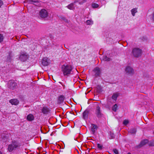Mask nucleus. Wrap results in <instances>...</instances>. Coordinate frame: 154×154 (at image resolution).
Masks as SVG:
<instances>
[{
	"label": "nucleus",
	"mask_w": 154,
	"mask_h": 154,
	"mask_svg": "<svg viewBox=\"0 0 154 154\" xmlns=\"http://www.w3.org/2000/svg\"><path fill=\"white\" fill-rule=\"evenodd\" d=\"M73 67L72 66L69 65H64L61 67V71L64 76H68L71 74Z\"/></svg>",
	"instance_id": "nucleus-1"
},
{
	"label": "nucleus",
	"mask_w": 154,
	"mask_h": 154,
	"mask_svg": "<svg viewBox=\"0 0 154 154\" xmlns=\"http://www.w3.org/2000/svg\"><path fill=\"white\" fill-rule=\"evenodd\" d=\"M131 53L133 56L138 58L141 56L142 53V51L139 48L135 47L133 48Z\"/></svg>",
	"instance_id": "nucleus-2"
},
{
	"label": "nucleus",
	"mask_w": 154,
	"mask_h": 154,
	"mask_svg": "<svg viewBox=\"0 0 154 154\" xmlns=\"http://www.w3.org/2000/svg\"><path fill=\"white\" fill-rule=\"evenodd\" d=\"M19 146L20 145L18 142L15 140L13 141L12 143L8 145V149L9 152H11Z\"/></svg>",
	"instance_id": "nucleus-3"
},
{
	"label": "nucleus",
	"mask_w": 154,
	"mask_h": 154,
	"mask_svg": "<svg viewBox=\"0 0 154 154\" xmlns=\"http://www.w3.org/2000/svg\"><path fill=\"white\" fill-rule=\"evenodd\" d=\"M39 15L42 18H45L48 16V13L46 10L45 9H42L39 11Z\"/></svg>",
	"instance_id": "nucleus-4"
},
{
	"label": "nucleus",
	"mask_w": 154,
	"mask_h": 154,
	"mask_svg": "<svg viewBox=\"0 0 154 154\" xmlns=\"http://www.w3.org/2000/svg\"><path fill=\"white\" fill-rule=\"evenodd\" d=\"M17 85V84L13 80H10L8 82V87L12 89H15Z\"/></svg>",
	"instance_id": "nucleus-5"
},
{
	"label": "nucleus",
	"mask_w": 154,
	"mask_h": 154,
	"mask_svg": "<svg viewBox=\"0 0 154 154\" xmlns=\"http://www.w3.org/2000/svg\"><path fill=\"white\" fill-rule=\"evenodd\" d=\"M93 71L96 77L99 76L101 72L100 68L98 67L94 68L93 70Z\"/></svg>",
	"instance_id": "nucleus-6"
},
{
	"label": "nucleus",
	"mask_w": 154,
	"mask_h": 154,
	"mask_svg": "<svg viewBox=\"0 0 154 154\" xmlns=\"http://www.w3.org/2000/svg\"><path fill=\"white\" fill-rule=\"evenodd\" d=\"M95 114L98 118H100L102 116V114L100 110V108L98 106L97 107L95 111Z\"/></svg>",
	"instance_id": "nucleus-7"
},
{
	"label": "nucleus",
	"mask_w": 154,
	"mask_h": 154,
	"mask_svg": "<svg viewBox=\"0 0 154 154\" xmlns=\"http://www.w3.org/2000/svg\"><path fill=\"white\" fill-rule=\"evenodd\" d=\"M50 60L47 57L43 58L42 61V63L44 66H47L50 63Z\"/></svg>",
	"instance_id": "nucleus-8"
},
{
	"label": "nucleus",
	"mask_w": 154,
	"mask_h": 154,
	"mask_svg": "<svg viewBox=\"0 0 154 154\" xmlns=\"http://www.w3.org/2000/svg\"><path fill=\"white\" fill-rule=\"evenodd\" d=\"M9 135L7 134V132L5 131L2 134V141L3 142H5L6 141L7 139H8Z\"/></svg>",
	"instance_id": "nucleus-9"
},
{
	"label": "nucleus",
	"mask_w": 154,
	"mask_h": 154,
	"mask_svg": "<svg viewBox=\"0 0 154 154\" xmlns=\"http://www.w3.org/2000/svg\"><path fill=\"white\" fill-rule=\"evenodd\" d=\"M125 71L127 73L130 74H132L134 72L133 69L130 66H128L126 68Z\"/></svg>",
	"instance_id": "nucleus-10"
},
{
	"label": "nucleus",
	"mask_w": 154,
	"mask_h": 154,
	"mask_svg": "<svg viewBox=\"0 0 154 154\" xmlns=\"http://www.w3.org/2000/svg\"><path fill=\"white\" fill-rule=\"evenodd\" d=\"M28 58V56L26 54H22L20 57V59L23 61L26 60Z\"/></svg>",
	"instance_id": "nucleus-11"
},
{
	"label": "nucleus",
	"mask_w": 154,
	"mask_h": 154,
	"mask_svg": "<svg viewBox=\"0 0 154 154\" xmlns=\"http://www.w3.org/2000/svg\"><path fill=\"white\" fill-rule=\"evenodd\" d=\"M10 102L12 105H17L19 103L18 100L16 99H11L9 101Z\"/></svg>",
	"instance_id": "nucleus-12"
},
{
	"label": "nucleus",
	"mask_w": 154,
	"mask_h": 154,
	"mask_svg": "<svg viewBox=\"0 0 154 154\" xmlns=\"http://www.w3.org/2000/svg\"><path fill=\"white\" fill-rule=\"evenodd\" d=\"M65 99V97L64 96L61 95L58 98V103H62L63 102Z\"/></svg>",
	"instance_id": "nucleus-13"
},
{
	"label": "nucleus",
	"mask_w": 154,
	"mask_h": 154,
	"mask_svg": "<svg viewBox=\"0 0 154 154\" xmlns=\"http://www.w3.org/2000/svg\"><path fill=\"white\" fill-rule=\"evenodd\" d=\"M148 141L147 139H145L142 140L140 142L139 145V146H140V147H141L146 144L147 143H148Z\"/></svg>",
	"instance_id": "nucleus-14"
},
{
	"label": "nucleus",
	"mask_w": 154,
	"mask_h": 154,
	"mask_svg": "<svg viewBox=\"0 0 154 154\" xmlns=\"http://www.w3.org/2000/svg\"><path fill=\"white\" fill-rule=\"evenodd\" d=\"M89 112L88 110H85L83 113V117L84 119L88 118Z\"/></svg>",
	"instance_id": "nucleus-15"
},
{
	"label": "nucleus",
	"mask_w": 154,
	"mask_h": 154,
	"mask_svg": "<svg viewBox=\"0 0 154 154\" xmlns=\"http://www.w3.org/2000/svg\"><path fill=\"white\" fill-rule=\"evenodd\" d=\"M91 131L93 133H94L95 132L96 130L97 129V126L95 124H92L91 125Z\"/></svg>",
	"instance_id": "nucleus-16"
},
{
	"label": "nucleus",
	"mask_w": 154,
	"mask_h": 154,
	"mask_svg": "<svg viewBox=\"0 0 154 154\" xmlns=\"http://www.w3.org/2000/svg\"><path fill=\"white\" fill-rule=\"evenodd\" d=\"M42 112L44 114H47L49 111V109L47 107H43L42 109Z\"/></svg>",
	"instance_id": "nucleus-17"
},
{
	"label": "nucleus",
	"mask_w": 154,
	"mask_h": 154,
	"mask_svg": "<svg viewBox=\"0 0 154 154\" xmlns=\"http://www.w3.org/2000/svg\"><path fill=\"white\" fill-rule=\"evenodd\" d=\"M119 96V93H114L112 96V98L114 100L116 101L117 99V97Z\"/></svg>",
	"instance_id": "nucleus-18"
},
{
	"label": "nucleus",
	"mask_w": 154,
	"mask_h": 154,
	"mask_svg": "<svg viewBox=\"0 0 154 154\" xmlns=\"http://www.w3.org/2000/svg\"><path fill=\"white\" fill-rule=\"evenodd\" d=\"M27 119L29 121H32L34 120V116L31 114H29L28 115L27 117Z\"/></svg>",
	"instance_id": "nucleus-19"
},
{
	"label": "nucleus",
	"mask_w": 154,
	"mask_h": 154,
	"mask_svg": "<svg viewBox=\"0 0 154 154\" xmlns=\"http://www.w3.org/2000/svg\"><path fill=\"white\" fill-rule=\"evenodd\" d=\"M131 12L132 16H135V14L137 12V8H135L132 9L131 10Z\"/></svg>",
	"instance_id": "nucleus-20"
},
{
	"label": "nucleus",
	"mask_w": 154,
	"mask_h": 154,
	"mask_svg": "<svg viewBox=\"0 0 154 154\" xmlns=\"http://www.w3.org/2000/svg\"><path fill=\"white\" fill-rule=\"evenodd\" d=\"M67 7L68 9L70 10H73L75 8L74 6V4L73 3H71L67 6Z\"/></svg>",
	"instance_id": "nucleus-21"
},
{
	"label": "nucleus",
	"mask_w": 154,
	"mask_h": 154,
	"mask_svg": "<svg viewBox=\"0 0 154 154\" xmlns=\"http://www.w3.org/2000/svg\"><path fill=\"white\" fill-rule=\"evenodd\" d=\"M136 130L135 128H132L129 130V132L131 134H134L136 132Z\"/></svg>",
	"instance_id": "nucleus-22"
},
{
	"label": "nucleus",
	"mask_w": 154,
	"mask_h": 154,
	"mask_svg": "<svg viewBox=\"0 0 154 154\" xmlns=\"http://www.w3.org/2000/svg\"><path fill=\"white\" fill-rule=\"evenodd\" d=\"M103 60L105 61H109L110 60V59L106 56H103Z\"/></svg>",
	"instance_id": "nucleus-23"
},
{
	"label": "nucleus",
	"mask_w": 154,
	"mask_h": 154,
	"mask_svg": "<svg viewBox=\"0 0 154 154\" xmlns=\"http://www.w3.org/2000/svg\"><path fill=\"white\" fill-rule=\"evenodd\" d=\"M118 106L116 104H115L112 107V109L114 112H116L117 110Z\"/></svg>",
	"instance_id": "nucleus-24"
},
{
	"label": "nucleus",
	"mask_w": 154,
	"mask_h": 154,
	"mask_svg": "<svg viewBox=\"0 0 154 154\" xmlns=\"http://www.w3.org/2000/svg\"><path fill=\"white\" fill-rule=\"evenodd\" d=\"M86 23L87 25H92L93 24V21L91 20H89L86 21Z\"/></svg>",
	"instance_id": "nucleus-25"
},
{
	"label": "nucleus",
	"mask_w": 154,
	"mask_h": 154,
	"mask_svg": "<svg viewBox=\"0 0 154 154\" xmlns=\"http://www.w3.org/2000/svg\"><path fill=\"white\" fill-rule=\"evenodd\" d=\"M4 37L3 34H0V43L2 42L3 41Z\"/></svg>",
	"instance_id": "nucleus-26"
},
{
	"label": "nucleus",
	"mask_w": 154,
	"mask_h": 154,
	"mask_svg": "<svg viewBox=\"0 0 154 154\" xmlns=\"http://www.w3.org/2000/svg\"><path fill=\"white\" fill-rule=\"evenodd\" d=\"M92 6L93 8H96L98 7L99 5L97 4L93 3L92 4Z\"/></svg>",
	"instance_id": "nucleus-27"
},
{
	"label": "nucleus",
	"mask_w": 154,
	"mask_h": 154,
	"mask_svg": "<svg viewBox=\"0 0 154 154\" xmlns=\"http://www.w3.org/2000/svg\"><path fill=\"white\" fill-rule=\"evenodd\" d=\"M27 1L30 3H36L38 2L37 0H27Z\"/></svg>",
	"instance_id": "nucleus-28"
},
{
	"label": "nucleus",
	"mask_w": 154,
	"mask_h": 154,
	"mask_svg": "<svg viewBox=\"0 0 154 154\" xmlns=\"http://www.w3.org/2000/svg\"><path fill=\"white\" fill-rule=\"evenodd\" d=\"M115 136L113 133H110V135L109 136V138L110 139H113L114 138Z\"/></svg>",
	"instance_id": "nucleus-29"
},
{
	"label": "nucleus",
	"mask_w": 154,
	"mask_h": 154,
	"mask_svg": "<svg viewBox=\"0 0 154 154\" xmlns=\"http://www.w3.org/2000/svg\"><path fill=\"white\" fill-rule=\"evenodd\" d=\"M129 123V122L128 120H125L123 122V124L125 125H126Z\"/></svg>",
	"instance_id": "nucleus-30"
},
{
	"label": "nucleus",
	"mask_w": 154,
	"mask_h": 154,
	"mask_svg": "<svg viewBox=\"0 0 154 154\" xmlns=\"http://www.w3.org/2000/svg\"><path fill=\"white\" fill-rule=\"evenodd\" d=\"M5 69V67H0V71H2L3 73L4 72Z\"/></svg>",
	"instance_id": "nucleus-31"
},
{
	"label": "nucleus",
	"mask_w": 154,
	"mask_h": 154,
	"mask_svg": "<svg viewBox=\"0 0 154 154\" xmlns=\"http://www.w3.org/2000/svg\"><path fill=\"white\" fill-rule=\"evenodd\" d=\"M113 151L115 154H118V151L116 149H113Z\"/></svg>",
	"instance_id": "nucleus-32"
},
{
	"label": "nucleus",
	"mask_w": 154,
	"mask_h": 154,
	"mask_svg": "<svg viewBox=\"0 0 154 154\" xmlns=\"http://www.w3.org/2000/svg\"><path fill=\"white\" fill-rule=\"evenodd\" d=\"M86 2V0H83L82 1H81V2H79V4H80L82 5V4H83L84 3H85Z\"/></svg>",
	"instance_id": "nucleus-33"
},
{
	"label": "nucleus",
	"mask_w": 154,
	"mask_h": 154,
	"mask_svg": "<svg viewBox=\"0 0 154 154\" xmlns=\"http://www.w3.org/2000/svg\"><path fill=\"white\" fill-rule=\"evenodd\" d=\"M97 147L99 149H102V146L100 144H97Z\"/></svg>",
	"instance_id": "nucleus-34"
},
{
	"label": "nucleus",
	"mask_w": 154,
	"mask_h": 154,
	"mask_svg": "<svg viewBox=\"0 0 154 154\" xmlns=\"http://www.w3.org/2000/svg\"><path fill=\"white\" fill-rule=\"evenodd\" d=\"M152 20H154V11L153 12L152 14Z\"/></svg>",
	"instance_id": "nucleus-35"
},
{
	"label": "nucleus",
	"mask_w": 154,
	"mask_h": 154,
	"mask_svg": "<svg viewBox=\"0 0 154 154\" xmlns=\"http://www.w3.org/2000/svg\"><path fill=\"white\" fill-rule=\"evenodd\" d=\"M3 4V2L2 1L0 0V7Z\"/></svg>",
	"instance_id": "nucleus-36"
},
{
	"label": "nucleus",
	"mask_w": 154,
	"mask_h": 154,
	"mask_svg": "<svg viewBox=\"0 0 154 154\" xmlns=\"http://www.w3.org/2000/svg\"><path fill=\"white\" fill-rule=\"evenodd\" d=\"M9 59H10V56H9ZM9 60V62H10V59H9V60Z\"/></svg>",
	"instance_id": "nucleus-37"
},
{
	"label": "nucleus",
	"mask_w": 154,
	"mask_h": 154,
	"mask_svg": "<svg viewBox=\"0 0 154 154\" xmlns=\"http://www.w3.org/2000/svg\"><path fill=\"white\" fill-rule=\"evenodd\" d=\"M59 83H60L61 84V85L63 86V84H62L61 82H59Z\"/></svg>",
	"instance_id": "nucleus-38"
},
{
	"label": "nucleus",
	"mask_w": 154,
	"mask_h": 154,
	"mask_svg": "<svg viewBox=\"0 0 154 154\" xmlns=\"http://www.w3.org/2000/svg\"><path fill=\"white\" fill-rule=\"evenodd\" d=\"M127 154H131V153L130 152L128 153Z\"/></svg>",
	"instance_id": "nucleus-39"
},
{
	"label": "nucleus",
	"mask_w": 154,
	"mask_h": 154,
	"mask_svg": "<svg viewBox=\"0 0 154 154\" xmlns=\"http://www.w3.org/2000/svg\"><path fill=\"white\" fill-rule=\"evenodd\" d=\"M0 154H2L1 152V151H0Z\"/></svg>",
	"instance_id": "nucleus-40"
}]
</instances>
